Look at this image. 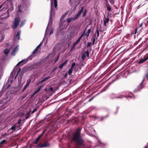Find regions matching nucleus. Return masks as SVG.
Here are the masks:
<instances>
[{"label":"nucleus","instance_id":"63","mask_svg":"<svg viewBox=\"0 0 148 148\" xmlns=\"http://www.w3.org/2000/svg\"><path fill=\"white\" fill-rule=\"evenodd\" d=\"M40 138L38 136V138H36V139L39 141V140Z\"/></svg>","mask_w":148,"mask_h":148},{"label":"nucleus","instance_id":"48","mask_svg":"<svg viewBox=\"0 0 148 148\" xmlns=\"http://www.w3.org/2000/svg\"><path fill=\"white\" fill-rule=\"evenodd\" d=\"M95 41V38H93V42H92V45H94V42Z\"/></svg>","mask_w":148,"mask_h":148},{"label":"nucleus","instance_id":"64","mask_svg":"<svg viewBox=\"0 0 148 148\" xmlns=\"http://www.w3.org/2000/svg\"><path fill=\"white\" fill-rule=\"evenodd\" d=\"M3 5L2 4L0 6V9L2 8Z\"/></svg>","mask_w":148,"mask_h":148},{"label":"nucleus","instance_id":"56","mask_svg":"<svg viewBox=\"0 0 148 148\" xmlns=\"http://www.w3.org/2000/svg\"><path fill=\"white\" fill-rule=\"evenodd\" d=\"M94 98V97H93V98H91V99H90L89 101H88L89 102H90L91 101L92 99H93Z\"/></svg>","mask_w":148,"mask_h":148},{"label":"nucleus","instance_id":"1","mask_svg":"<svg viewBox=\"0 0 148 148\" xmlns=\"http://www.w3.org/2000/svg\"><path fill=\"white\" fill-rule=\"evenodd\" d=\"M81 131V130L79 128L76 129L73 139L78 146L83 147L84 145L85 144L83 139L80 136Z\"/></svg>","mask_w":148,"mask_h":148},{"label":"nucleus","instance_id":"7","mask_svg":"<svg viewBox=\"0 0 148 148\" xmlns=\"http://www.w3.org/2000/svg\"><path fill=\"white\" fill-rule=\"evenodd\" d=\"M20 22V19L19 17L15 18L14 23V28H16L19 25Z\"/></svg>","mask_w":148,"mask_h":148},{"label":"nucleus","instance_id":"10","mask_svg":"<svg viewBox=\"0 0 148 148\" xmlns=\"http://www.w3.org/2000/svg\"><path fill=\"white\" fill-rule=\"evenodd\" d=\"M116 80V79H115L114 80H113L112 81L110 82H109L105 87L104 88H105V89H104L103 90H102L101 91V92H102L103 91H104L106 90V89L109 86L114 82Z\"/></svg>","mask_w":148,"mask_h":148},{"label":"nucleus","instance_id":"37","mask_svg":"<svg viewBox=\"0 0 148 148\" xmlns=\"http://www.w3.org/2000/svg\"><path fill=\"white\" fill-rule=\"evenodd\" d=\"M85 53H86V55H87V56L88 57L89 56V53L88 51V50H87L86 51H85Z\"/></svg>","mask_w":148,"mask_h":148},{"label":"nucleus","instance_id":"30","mask_svg":"<svg viewBox=\"0 0 148 148\" xmlns=\"http://www.w3.org/2000/svg\"><path fill=\"white\" fill-rule=\"evenodd\" d=\"M86 55L84 54H83L82 55V56H81V58L83 60H84V59L86 58Z\"/></svg>","mask_w":148,"mask_h":148},{"label":"nucleus","instance_id":"52","mask_svg":"<svg viewBox=\"0 0 148 148\" xmlns=\"http://www.w3.org/2000/svg\"><path fill=\"white\" fill-rule=\"evenodd\" d=\"M46 130H44V131H43L42 133L41 134H42L43 135L45 133V132H46Z\"/></svg>","mask_w":148,"mask_h":148},{"label":"nucleus","instance_id":"59","mask_svg":"<svg viewBox=\"0 0 148 148\" xmlns=\"http://www.w3.org/2000/svg\"><path fill=\"white\" fill-rule=\"evenodd\" d=\"M146 77H147V79H148V73L146 75Z\"/></svg>","mask_w":148,"mask_h":148},{"label":"nucleus","instance_id":"51","mask_svg":"<svg viewBox=\"0 0 148 148\" xmlns=\"http://www.w3.org/2000/svg\"><path fill=\"white\" fill-rule=\"evenodd\" d=\"M143 25V23H142L140 24V25H139V27L140 28V27H142Z\"/></svg>","mask_w":148,"mask_h":148},{"label":"nucleus","instance_id":"29","mask_svg":"<svg viewBox=\"0 0 148 148\" xmlns=\"http://www.w3.org/2000/svg\"><path fill=\"white\" fill-rule=\"evenodd\" d=\"M97 140H98V142H99V143H101V144H103V145H106L107 144V143H102L101 142V141H100V140L99 139V138H98L97 137Z\"/></svg>","mask_w":148,"mask_h":148},{"label":"nucleus","instance_id":"41","mask_svg":"<svg viewBox=\"0 0 148 148\" xmlns=\"http://www.w3.org/2000/svg\"><path fill=\"white\" fill-rule=\"evenodd\" d=\"M37 108H35L33 110V111L31 113H34L35 111H36L37 110Z\"/></svg>","mask_w":148,"mask_h":148},{"label":"nucleus","instance_id":"31","mask_svg":"<svg viewBox=\"0 0 148 148\" xmlns=\"http://www.w3.org/2000/svg\"><path fill=\"white\" fill-rule=\"evenodd\" d=\"M71 68H70L69 70L68 73L69 75H71L72 73V69Z\"/></svg>","mask_w":148,"mask_h":148},{"label":"nucleus","instance_id":"62","mask_svg":"<svg viewBox=\"0 0 148 148\" xmlns=\"http://www.w3.org/2000/svg\"><path fill=\"white\" fill-rule=\"evenodd\" d=\"M140 5H139L137 6L136 7L137 9H138L140 8Z\"/></svg>","mask_w":148,"mask_h":148},{"label":"nucleus","instance_id":"12","mask_svg":"<svg viewBox=\"0 0 148 148\" xmlns=\"http://www.w3.org/2000/svg\"><path fill=\"white\" fill-rule=\"evenodd\" d=\"M27 60L24 59L21 60V61L19 62L16 65V66H17L21 64V65H23L24 64H25L27 62Z\"/></svg>","mask_w":148,"mask_h":148},{"label":"nucleus","instance_id":"42","mask_svg":"<svg viewBox=\"0 0 148 148\" xmlns=\"http://www.w3.org/2000/svg\"><path fill=\"white\" fill-rule=\"evenodd\" d=\"M75 45L74 44H73V45L72 46L71 49H70L71 51H72V50L75 47Z\"/></svg>","mask_w":148,"mask_h":148},{"label":"nucleus","instance_id":"32","mask_svg":"<svg viewBox=\"0 0 148 148\" xmlns=\"http://www.w3.org/2000/svg\"><path fill=\"white\" fill-rule=\"evenodd\" d=\"M64 64L65 62H63V63L62 64L60 65L59 66V67L61 69H62Z\"/></svg>","mask_w":148,"mask_h":148},{"label":"nucleus","instance_id":"4","mask_svg":"<svg viewBox=\"0 0 148 148\" xmlns=\"http://www.w3.org/2000/svg\"><path fill=\"white\" fill-rule=\"evenodd\" d=\"M145 81V78H144L143 79L141 82L140 84L138 86L137 88L134 91L135 92H137L138 91H140L141 89H142L145 86V85L143 83Z\"/></svg>","mask_w":148,"mask_h":148},{"label":"nucleus","instance_id":"47","mask_svg":"<svg viewBox=\"0 0 148 148\" xmlns=\"http://www.w3.org/2000/svg\"><path fill=\"white\" fill-rule=\"evenodd\" d=\"M21 70V68H19V69L18 70V73H17V74H16V77L17 76V75L18 74V73L20 72Z\"/></svg>","mask_w":148,"mask_h":148},{"label":"nucleus","instance_id":"57","mask_svg":"<svg viewBox=\"0 0 148 148\" xmlns=\"http://www.w3.org/2000/svg\"><path fill=\"white\" fill-rule=\"evenodd\" d=\"M59 56H58L57 58L55 60V62H56L58 59V58H59Z\"/></svg>","mask_w":148,"mask_h":148},{"label":"nucleus","instance_id":"54","mask_svg":"<svg viewBox=\"0 0 148 148\" xmlns=\"http://www.w3.org/2000/svg\"><path fill=\"white\" fill-rule=\"evenodd\" d=\"M53 33V31L52 30L50 31V34H49L50 35H51Z\"/></svg>","mask_w":148,"mask_h":148},{"label":"nucleus","instance_id":"11","mask_svg":"<svg viewBox=\"0 0 148 148\" xmlns=\"http://www.w3.org/2000/svg\"><path fill=\"white\" fill-rule=\"evenodd\" d=\"M109 19L108 18H104L103 21L104 23L103 25L105 26H106L108 25V23L109 22Z\"/></svg>","mask_w":148,"mask_h":148},{"label":"nucleus","instance_id":"43","mask_svg":"<svg viewBox=\"0 0 148 148\" xmlns=\"http://www.w3.org/2000/svg\"><path fill=\"white\" fill-rule=\"evenodd\" d=\"M21 119H19L18 120V121L17 122V124L20 125V124H21Z\"/></svg>","mask_w":148,"mask_h":148},{"label":"nucleus","instance_id":"53","mask_svg":"<svg viewBox=\"0 0 148 148\" xmlns=\"http://www.w3.org/2000/svg\"><path fill=\"white\" fill-rule=\"evenodd\" d=\"M6 9V8H3L1 9V10H0V12H2V11L3 10H5Z\"/></svg>","mask_w":148,"mask_h":148},{"label":"nucleus","instance_id":"14","mask_svg":"<svg viewBox=\"0 0 148 148\" xmlns=\"http://www.w3.org/2000/svg\"><path fill=\"white\" fill-rule=\"evenodd\" d=\"M17 46L15 47L14 49L12 51V52L11 54L12 55H14L15 54V53H16V51L17 50Z\"/></svg>","mask_w":148,"mask_h":148},{"label":"nucleus","instance_id":"3","mask_svg":"<svg viewBox=\"0 0 148 148\" xmlns=\"http://www.w3.org/2000/svg\"><path fill=\"white\" fill-rule=\"evenodd\" d=\"M65 14L62 16L60 20V25L59 27V34L63 35L65 31Z\"/></svg>","mask_w":148,"mask_h":148},{"label":"nucleus","instance_id":"40","mask_svg":"<svg viewBox=\"0 0 148 148\" xmlns=\"http://www.w3.org/2000/svg\"><path fill=\"white\" fill-rule=\"evenodd\" d=\"M79 41V39H78L74 44L75 45H76L77 44V43Z\"/></svg>","mask_w":148,"mask_h":148},{"label":"nucleus","instance_id":"38","mask_svg":"<svg viewBox=\"0 0 148 148\" xmlns=\"http://www.w3.org/2000/svg\"><path fill=\"white\" fill-rule=\"evenodd\" d=\"M38 141V140L36 138V139L33 141V143L34 144H36Z\"/></svg>","mask_w":148,"mask_h":148},{"label":"nucleus","instance_id":"58","mask_svg":"<svg viewBox=\"0 0 148 148\" xmlns=\"http://www.w3.org/2000/svg\"><path fill=\"white\" fill-rule=\"evenodd\" d=\"M21 6V5H19V6H18V8H19V12H21V10H20V6Z\"/></svg>","mask_w":148,"mask_h":148},{"label":"nucleus","instance_id":"17","mask_svg":"<svg viewBox=\"0 0 148 148\" xmlns=\"http://www.w3.org/2000/svg\"><path fill=\"white\" fill-rule=\"evenodd\" d=\"M95 35L96 36H97V37H96V38H98L99 36V31L98 29H97L96 30V32L95 33Z\"/></svg>","mask_w":148,"mask_h":148},{"label":"nucleus","instance_id":"50","mask_svg":"<svg viewBox=\"0 0 148 148\" xmlns=\"http://www.w3.org/2000/svg\"><path fill=\"white\" fill-rule=\"evenodd\" d=\"M143 59H144L145 61H146L147 60H148V58H147V57H145L144 58H143Z\"/></svg>","mask_w":148,"mask_h":148},{"label":"nucleus","instance_id":"55","mask_svg":"<svg viewBox=\"0 0 148 148\" xmlns=\"http://www.w3.org/2000/svg\"><path fill=\"white\" fill-rule=\"evenodd\" d=\"M119 107H116V112L115 113V114H116V113H117V111H118V109H119Z\"/></svg>","mask_w":148,"mask_h":148},{"label":"nucleus","instance_id":"46","mask_svg":"<svg viewBox=\"0 0 148 148\" xmlns=\"http://www.w3.org/2000/svg\"><path fill=\"white\" fill-rule=\"evenodd\" d=\"M91 45V43L90 42H88L87 43V47H89V46H90V45Z\"/></svg>","mask_w":148,"mask_h":148},{"label":"nucleus","instance_id":"28","mask_svg":"<svg viewBox=\"0 0 148 148\" xmlns=\"http://www.w3.org/2000/svg\"><path fill=\"white\" fill-rule=\"evenodd\" d=\"M31 112V111H30L26 115H27V116L25 117L26 119H27L28 118H29V116L30 115L31 113H30Z\"/></svg>","mask_w":148,"mask_h":148},{"label":"nucleus","instance_id":"33","mask_svg":"<svg viewBox=\"0 0 148 148\" xmlns=\"http://www.w3.org/2000/svg\"><path fill=\"white\" fill-rule=\"evenodd\" d=\"M25 20L22 21L21 22V23L20 24V27H22L24 25V24H25Z\"/></svg>","mask_w":148,"mask_h":148},{"label":"nucleus","instance_id":"60","mask_svg":"<svg viewBox=\"0 0 148 148\" xmlns=\"http://www.w3.org/2000/svg\"><path fill=\"white\" fill-rule=\"evenodd\" d=\"M63 145H61L60 146V147H61V148H64V147H63Z\"/></svg>","mask_w":148,"mask_h":148},{"label":"nucleus","instance_id":"44","mask_svg":"<svg viewBox=\"0 0 148 148\" xmlns=\"http://www.w3.org/2000/svg\"><path fill=\"white\" fill-rule=\"evenodd\" d=\"M49 90L51 91L52 92L53 90V87H50L49 88Z\"/></svg>","mask_w":148,"mask_h":148},{"label":"nucleus","instance_id":"36","mask_svg":"<svg viewBox=\"0 0 148 148\" xmlns=\"http://www.w3.org/2000/svg\"><path fill=\"white\" fill-rule=\"evenodd\" d=\"M27 95H28V94L27 93L26 94H25V95H23V96H22V97L21 98V100H23L24 98H25V97H26L27 96Z\"/></svg>","mask_w":148,"mask_h":148},{"label":"nucleus","instance_id":"61","mask_svg":"<svg viewBox=\"0 0 148 148\" xmlns=\"http://www.w3.org/2000/svg\"><path fill=\"white\" fill-rule=\"evenodd\" d=\"M43 135L42 134H41L40 135L38 136H39V137H40V138H41L42 137V136Z\"/></svg>","mask_w":148,"mask_h":148},{"label":"nucleus","instance_id":"5","mask_svg":"<svg viewBox=\"0 0 148 148\" xmlns=\"http://www.w3.org/2000/svg\"><path fill=\"white\" fill-rule=\"evenodd\" d=\"M50 145V143L47 141L45 142L43 144H39L38 145V147H39V148L47 147H49Z\"/></svg>","mask_w":148,"mask_h":148},{"label":"nucleus","instance_id":"20","mask_svg":"<svg viewBox=\"0 0 148 148\" xmlns=\"http://www.w3.org/2000/svg\"><path fill=\"white\" fill-rule=\"evenodd\" d=\"M106 6L107 10H108L109 11H110L111 10V8L110 6V5L109 4H108L106 5Z\"/></svg>","mask_w":148,"mask_h":148},{"label":"nucleus","instance_id":"23","mask_svg":"<svg viewBox=\"0 0 148 148\" xmlns=\"http://www.w3.org/2000/svg\"><path fill=\"white\" fill-rule=\"evenodd\" d=\"M15 126L16 127V128H18V130H20L21 129V126L19 124H15Z\"/></svg>","mask_w":148,"mask_h":148},{"label":"nucleus","instance_id":"19","mask_svg":"<svg viewBox=\"0 0 148 148\" xmlns=\"http://www.w3.org/2000/svg\"><path fill=\"white\" fill-rule=\"evenodd\" d=\"M4 15H6L5 17H3V18H8L10 16L9 12L7 11V13H5L4 14Z\"/></svg>","mask_w":148,"mask_h":148},{"label":"nucleus","instance_id":"8","mask_svg":"<svg viewBox=\"0 0 148 148\" xmlns=\"http://www.w3.org/2000/svg\"><path fill=\"white\" fill-rule=\"evenodd\" d=\"M84 7V6L82 7L81 10H80L79 12L77 14L75 15L74 18H73V20H76L80 16V15L81 14L83 10Z\"/></svg>","mask_w":148,"mask_h":148},{"label":"nucleus","instance_id":"16","mask_svg":"<svg viewBox=\"0 0 148 148\" xmlns=\"http://www.w3.org/2000/svg\"><path fill=\"white\" fill-rule=\"evenodd\" d=\"M91 29H88V30L87 32L86 33L84 34V35L86 36L87 37H88L89 34L91 32Z\"/></svg>","mask_w":148,"mask_h":148},{"label":"nucleus","instance_id":"2","mask_svg":"<svg viewBox=\"0 0 148 148\" xmlns=\"http://www.w3.org/2000/svg\"><path fill=\"white\" fill-rule=\"evenodd\" d=\"M113 94H112L110 97V98L112 99H121L124 97H126L128 99L130 98H134L135 97L131 92H126L125 93H123L122 94L119 95L117 96L112 97Z\"/></svg>","mask_w":148,"mask_h":148},{"label":"nucleus","instance_id":"21","mask_svg":"<svg viewBox=\"0 0 148 148\" xmlns=\"http://www.w3.org/2000/svg\"><path fill=\"white\" fill-rule=\"evenodd\" d=\"M9 130H13L14 131L16 130V127L15 126V124L13 126H12L9 129Z\"/></svg>","mask_w":148,"mask_h":148},{"label":"nucleus","instance_id":"9","mask_svg":"<svg viewBox=\"0 0 148 148\" xmlns=\"http://www.w3.org/2000/svg\"><path fill=\"white\" fill-rule=\"evenodd\" d=\"M31 79H29L27 80L26 84L24 86L22 90V92H24L27 87L29 85L31 82Z\"/></svg>","mask_w":148,"mask_h":148},{"label":"nucleus","instance_id":"45","mask_svg":"<svg viewBox=\"0 0 148 148\" xmlns=\"http://www.w3.org/2000/svg\"><path fill=\"white\" fill-rule=\"evenodd\" d=\"M84 32H85V31H84ZM84 32L81 35L80 37L78 38L80 40H81V38H82V37H83V35H84Z\"/></svg>","mask_w":148,"mask_h":148},{"label":"nucleus","instance_id":"18","mask_svg":"<svg viewBox=\"0 0 148 148\" xmlns=\"http://www.w3.org/2000/svg\"><path fill=\"white\" fill-rule=\"evenodd\" d=\"M9 51L10 50L8 49H5L4 51V53L5 54L7 55L8 54Z\"/></svg>","mask_w":148,"mask_h":148},{"label":"nucleus","instance_id":"26","mask_svg":"<svg viewBox=\"0 0 148 148\" xmlns=\"http://www.w3.org/2000/svg\"><path fill=\"white\" fill-rule=\"evenodd\" d=\"M145 62V61L143 58L140 59L138 62V63L139 64L143 63Z\"/></svg>","mask_w":148,"mask_h":148},{"label":"nucleus","instance_id":"13","mask_svg":"<svg viewBox=\"0 0 148 148\" xmlns=\"http://www.w3.org/2000/svg\"><path fill=\"white\" fill-rule=\"evenodd\" d=\"M41 45V44L40 43L39 44L37 47H36L34 49L33 51L32 52V53L35 54V53L38 51V49L40 48Z\"/></svg>","mask_w":148,"mask_h":148},{"label":"nucleus","instance_id":"22","mask_svg":"<svg viewBox=\"0 0 148 148\" xmlns=\"http://www.w3.org/2000/svg\"><path fill=\"white\" fill-rule=\"evenodd\" d=\"M21 32L20 31H19L17 32V35L16 36V37L18 38V39H19L20 35L21 34Z\"/></svg>","mask_w":148,"mask_h":148},{"label":"nucleus","instance_id":"15","mask_svg":"<svg viewBox=\"0 0 148 148\" xmlns=\"http://www.w3.org/2000/svg\"><path fill=\"white\" fill-rule=\"evenodd\" d=\"M50 78V76H48L47 77H46L45 78H44L43 79H42L39 83V84L40 83H41L43 82H44L47 80H48V79Z\"/></svg>","mask_w":148,"mask_h":148},{"label":"nucleus","instance_id":"6","mask_svg":"<svg viewBox=\"0 0 148 148\" xmlns=\"http://www.w3.org/2000/svg\"><path fill=\"white\" fill-rule=\"evenodd\" d=\"M64 45V42H62V43H59L55 46V47L53 48V49H56V50L58 51L60 50L63 47H64V46H63Z\"/></svg>","mask_w":148,"mask_h":148},{"label":"nucleus","instance_id":"35","mask_svg":"<svg viewBox=\"0 0 148 148\" xmlns=\"http://www.w3.org/2000/svg\"><path fill=\"white\" fill-rule=\"evenodd\" d=\"M86 12H87V10L86 9L84 10V12H83V15L82 16V17H84V16L86 15Z\"/></svg>","mask_w":148,"mask_h":148},{"label":"nucleus","instance_id":"27","mask_svg":"<svg viewBox=\"0 0 148 148\" xmlns=\"http://www.w3.org/2000/svg\"><path fill=\"white\" fill-rule=\"evenodd\" d=\"M6 141V140H2L0 142V145H2L3 144H5V143Z\"/></svg>","mask_w":148,"mask_h":148},{"label":"nucleus","instance_id":"24","mask_svg":"<svg viewBox=\"0 0 148 148\" xmlns=\"http://www.w3.org/2000/svg\"><path fill=\"white\" fill-rule=\"evenodd\" d=\"M54 5L56 8L58 6L57 0H54Z\"/></svg>","mask_w":148,"mask_h":148},{"label":"nucleus","instance_id":"25","mask_svg":"<svg viewBox=\"0 0 148 148\" xmlns=\"http://www.w3.org/2000/svg\"><path fill=\"white\" fill-rule=\"evenodd\" d=\"M42 87V86H41L37 90H36V91H35V92L34 93V94H35L37 93L38 92H39L40 90V89H41Z\"/></svg>","mask_w":148,"mask_h":148},{"label":"nucleus","instance_id":"34","mask_svg":"<svg viewBox=\"0 0 148 148\" xmlns=\"http://www.w3.org/2000/svg\"><path fill=\"white\" fill-rule=\"evenodd\" d=\"M73 20V18H68L67 20V22L69 23L70 22H71V20Z\"/></svg>","mask_w":148,"mask_h":148},{"label":"nucleus","instance_id":"39","mask_svg":"<svg viewBox=\"0 0 148 148\" xmlns=\"http://www.w3.org/2000/svg\"><path fill=\"white\" fill-rule=\"evenodd\" d=\"M75 62H73L72 63V66L71 67V68L72 69H73L74 67L75 66Z\"/></svg>","mask_w":148,"mask_h":148},{"label":"nucleus","instance_id":"49","mask_svg":"<svg viewBox=\"0 0 148 148\" xmlns=\"http://www.w3.org/2000/svg\"><path fill=\"white\" fill-rule=\"evenodd\" d=\"M108 116V114L106 116H105L104 117H101V120L102 121L103 120V118H106L107 116Z\"/></svg>","mask_w":148,"mask_h":148}]
</instances>
